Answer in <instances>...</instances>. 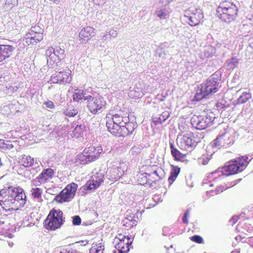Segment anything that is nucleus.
<instances>
[{
	"label": "nucleus",
	"mask_w": 253,
	"mask_h": 253,
	"mask_svg": "<svg viewBox=\"0 0 253 253\" xmlns=\"http://www.w3.org/2000/svg\"><path fill=\"white\" fill-rule=\"evenodd\" d=\"M26 202L24 190L19 187L4 186L0 190V206L5 211L23 207Z\"/></svg>",
	"instance_id": "1"
},
{
	"label": "nucleus",
	"mask_w": 253,
	"mask_h": 253,
	"mask_svg": "<svg viewBox=\"0 0 253 253\" xmlns=\"http://www.w3.org/2000/svg\"><path fill=\"white\" fill-rule=\"evenodd\" d=\"M221 73L217 71L201 84V87L197 90L194 100L199 101L208 98L210 95L219 90L221 87Z\"/></svg>",
	"instance_id": "2"
},
{
	"label": "nucleus",
	"mask_w": 253,
	"mask_h": 253,
	"mask_svg": "<svg viewBox=\"0 0 253 253\" xmlns=\"http://www.w3.org/2000/svg\"><path fill=\"white\" fill-rule=\"evenodd\" d=\"M248 157L247 156L240 157L238 158L232 160L220 169L222 173L218 177L214 178V180L222 178L223 175L226 176L236 174L242 171L246 167L245 163H247Z\"/></svg>",
	"instance_id": "3"
},
{
	"label": "nucleus",
	"mask_w": 253,
	"mask_h": 253,
	"mask_svg": "<svg viewBox=\"0 0 253 253\" xmlns=\"http://www.w3.org/2000/svg\"><path fill=\"white\" fill-rule=\"evenodd\" d=\"M238 11L234 4L225 1L220 3L217 7L216 15L222 21L229 23L235 19Z\"/></svg>",
	"instance_id": "4"
},
{
	"label": "nucleus",
	"mask_w": 253,
	"mask_h": 253,
	"mask_svg": "<svg viewBox=\"0 0 253 253\" xmlns=\"http://www.w3.org/2000/svg\"><path fill=\"white\" fill-rule=\"evenodd\" d=\"M106 126L111 133L118 137H125L131 134L137 127L136 123H129L126 125V126H124L108 119L106 120Z\"/></svg>",
	"instance_id": "5"
},
{
	"label": "nucleus",
	"mask_w": 253,
	"mask_h": 253,
	"mask_svg": "<svg viewBox=\"0 0 253 253\" xmlns=\"http://www.w3.org/2000/svg\"><path fill=\"white\" fill-rule=\"evenodd\" d=\"M65 222L63 218V212L61 210L55 209H52L46 219L44 220L43 224L45 228L49 230H55L60 228Z\"/></svg>",
	"instance_id": "6"
},
{
	"label": "nucleus",
	"mask_w": 253,
	"mask_h": 253,
	"mask_svg": "<svg viewBox=\"0 0 253 253\" xmlns=\"http://www.w3.org/2000/svg\"><path fill=\"white\" fill-rule=\"evenodd\" d=\"M215 119V115L212 112L204 113L201 115H194L190 122L193 127L198 130H203L211 126Z\"/></svg>",
	"instance_id": "7"
},
{
	"label": "nucleus",
	"mask_w": 253,
	"mask_h": 253,
	"mask_svg": "<svg viewBox=\"0 0 253 253\" xmlns=\"http://www.w3.org/2000/svg\"><path fill=\"white\" fill-rule=\"evenodd\" d=\"M87 108L90 113L93 115L99 114L105 109L106 101L100 96L87 97Z\"/></svg>",
	"instance_id": "8"
},
{
	"label": "nucleus",
	"mask_w": 253,
	"mask_h": 253,
	"mask_svg": "<svg viewBox=\"0 0 253 253\" xmlns=\"http://www.w3.org/2000/svg\"><path fill=\"white\" fill-rule=\"evenodd\" d=\"M65 50L60 46L49 47L45 51V56L48 66H52L55 63L59 62L65 58Z\"/></svg>",
	"instance_id": "9"
},
{
	"label": "nucleus",
	"mask_w": 253,
	"mask_h": 253,
	"mask_svg": "<svg viewBox=\"0 0 253 253\" xmlns=\"http://www.w3.org/2000/svg\"><path fill=\"white\" fill-rule=\"evenodd\" d=\"M43 30L38 25L32 26L25 37V42L28 45H36L43 40Z\"/></svg>",
	"instance_id": "10"
},
{
	"label": "nucleus",
	"mask_w": 253,
	"mask_h": 253,
	"mask_svg": "<svg viewBox=\"0 0 253 253\" xmlns=\"http://www.w3.org/2000/svg\"><path fill=\"white\" fill-rule=\"evenodd\" d=\"M184 17L187 18L186 22L191 26L199 24L204 17L202 10L200 8L190 7L184 12Z\"/></svg>",
	"instance_id": "11"
},
{
	"label": "nucleus",
	"mask_w": 253,
	"mask_h": 253,
	"mask_svg": "<svg viewBox=\"0 0 253 253\" xmlns=\"http://www.w3.org/2000/svg\"><path fill=\"white\" fill-rule=\"evenodd\" d=\"M234 143V138L230 133L224 132L219 134L211 143L213 149H219L221 147H227Z\"/></svg>",
	"instance_id": "12"
},
{
	"label": "nucleus",
	"mask_w": 253,
	"mask_h": 253,
	"mask_svg": "<svg viewBox=\"0 0 253 253\" xmlns=\"http://www.w3.org/2000/svg\"><path fill=\"white\" fill-rule=\"evenodd\" d=\"M71 71L66 69L63 71L56 72L50 78V81L53 84H66L70 83L71 81Z\"/></svg>",
	"instance_id": "13"
},
{
	"label": "nucleus",
	"mask_w": 253,
	"mask_h": 253,
	"mask_svg": "<svg viewBox=\"0 0 253 253\" xmlns=\"http://www.w3.org/2000/svg\"><path fill=\"white\" fill-rule=\"evenodd\" d=\"M54 171L53 169L47 168L44 169L42 173L37 177V179L33 181V184L38 186L42 183H44L51 179L54 175Z\"/></svg>",
	"instance_id": "14"
},
{
	"label": "nucleus",
	"mask_w": 253,
	"mask_h": 253,
	"mask_svg": "<svg viewBox=\"0 0 253 253\" xmlns=\"http://www.w3.org/2000/svg\"><path fill=\"white\" fill-rule=\"evenodd\" d=\"M95 29L90 26H86L83 28L80 31L79 35V41L81 43H85L92 37L94 36Z\"/></svg>",
	"instance_id": "15"
},
{
	"label": "nucleus",
	"mask_w": 253,
	"mask_h": 253,
	"mask_svg": "<svg viewBox=\"0 0 253 253\" xmlns=\"http://www.w3.org/2000/svg\"><path fill=\"white\" fill-rule=\"evenodd\" d=\"M199 141V138L195 136L194 134L191 132L185 134L181 139V142L185 144L187 148L191 149L195 148Z\"/></svg>",
	"instance_id": "16"
},
{
	"label": "nucleus",
	"mask_w": 253,
	"mask_h": 253,
	"mask_svg": "<svg viewBox=\"0 0 253 253\" xmlns=\"http://www.w3.org/2000/svg\"><path fill=\"white\" fill-rule=\"evenodd\" d=\"M84 150V154L87 155L88 160L90 161V162H92L98 159L102 152V147L100 146L96 147L93 146H90L85 148Z\"/></svg>",
	"instance_id": "17"
},
{
	"label": "nucleus",
	"mask_w": 253,
	"mask_h": 253,
	"mask_svg": "<svg viewBox=\"0 0 253 253\" xmlns=\"http://www.w3.org/2000/svg\"><path fill=\"white\" fill-rule=\"evenodd\" d=\"M130 238L128 236H123L122 239L115 245V248L119 253H127L129 252V246L132 243V241L129 242Z\"/></svg>",
	"instance_id": "18"
},
{
	"label": "nucleus",
	"mask_w": 253,
	"mask_h": 253,
	"mask_svg": "<svg viewBox=\"0 0 253 253\" xmlns=\"http://www.w3.org/2000/svg\"><path fill=\"white\" fill-rule=\"evenodd\" d=\"M15 47L9 44H0V62L9 58L13 54Z\"/></svg>",
	"instance_id": "19"
},
{
	"label": "nucleus",
	"mask_w": 253,
	"mask_h": 253,
	"mask_svg": "<svg viewBox=\"0 0 253 253\" xmlns=\"http://www.w3.org/2000/svg\"><path fill=\"white\" fill-rule=\"evenodd\" d=\"M73 198V194H69L63 189L55 197L53 200L58 203H63L69 202Z\"/></svg>",
	"instance_id": "20"
},
{
	"label": "nucleus",
	"mask_w": 253,
	"mask_h": 253,
	"mask_svg": "<svg viewBox=\"0 0 253 253\" xmlns=\"http://www.w3.org/2000/svg\"><path fill=\"white\" fill-rule=\"evenodd\" d=\"M109 120H112L115 123L118 125H121L124 126H126V125L129 123H133V122H129V119L128 117H122L118 114L114 115L111 118H108Z\"/></svg>",
	"instance_id": "21"
},
{
	"label": "nucleus",
	"mask_w": 253,
	"mask_h": 253,
	"mask_svg": "<svg viewBox=\"0 0 253 253\" xmlns=\"http://www.w3.org/2000/svg\"><path fill=\"white\" fill-rule=\"evenodd\" d=\"M19 162L21 165L26 168L32 166L35 167L34 158L29 155H22V157L19 159Z\"/></svg>",
	"instance_id": "22"
},
{
	"label": "nucleus",
	"mask_w": 253,
	"mask_h": 253,
	"mask_svg": "<svg viewBox=\"0 0 253 253\" xmlns=\"http://www.w3.org/2000/svg\"><path fill=\"white\" fill-rule=\"evenodd\" d=\"M155 14L161 20H166L169 16V12L165 6L158 7L155 11Z\"/></svg>",
	"instance_id": "23"
},
{
	"label": "nucleus",
	"mask_w": 253,
	"mask_h": 253,
	"mask_svg": "<svg viewBox=\"0 0 253 253\" xmlns=\"http://www.w3.org/2000/svg\"><path fill=\"white\" fill-rule=\"evenodd\" d=\"M89 95L83 90L76 89L73 95V100L74 101L77 102H79L83 99L87 101V99L86 98H87V97L89 96Z\"/></svg>",
	"instance_id": "24"
},
{
	"label": "nucleus",
	"mask_w": 253,
	"mask_h": 253,
	"mask_svg": "<svg viewBox=\"0 0 253 253\" xmlns=\"http://www.w3.org/2000/svg\"><path fill=\"white\" fill-rule=\"evenodd\" d=\"M84 150L81 153L79 154L75 158V163L77 165H86L89 163H91L90 161L88 160V157L86 154H84Z\"/></svg>",
	"instance_id": "25"
},
{
	"label": "nucleus",
	"mask_w": 253,
	"mask_h": 253,
	"mask_svg": "<svg viewBox=\"0 0 253 253\" xmlns=\"http://www.w3.org/2000/svg\"><path fill=\"white\" fill-rule=\"evenodd\" d=\"M171 154L174 160L176 161H180L184 157V155L176 148L174 144L172 142L169 143Z\"/></svg>",
	"instance_id": "26"
},
{
	"label": "nucleus",
	"mask_w": 253,
	"mask_h": 253,
	"mask_svg": "<svg viewBox=\"0 0 253 253\" xmlns=\"http://www.w3.org/2000/svg\"><path fill=\"white\" fill-rule=\"evenodd\" d=\"M31 195L34 199L39 202L42 201V189L40 188H33L31 190Z\"/></svg>",
	"instance_id": "27"
},
{
	"label": "nucleus",
	"mask_w": 253,
	"mask_h": 253,
	"mask_svg": "<svg viewBox=\"0 0 253 253\" xmlns=\"http://www.w3.org/2000/svg\"><path fill=\"white\" fill-rule=\"evenodd\" d=\"M180 168L177 166H172V169L170 172V176L168 178L169 185H170L175 181L180 172Z\"/></svg>",
	"instance_id": "28"
},
{
	"label": "nucleus",
	"mask_w": 253,
	"mask_h": 253,
	"mask_svg": "<svg viewBox=\"0 0 253 253\" xmlns=\"http://www.w3.org/2000/svg\"><path fill=\"white\" fill-rule=\"evenodd\" d=\"M215 53V48L214 47L211 45L207 46L203 51L202 58L204 59L212 57Z\"/></svg>",
	"instance_id": "29"
},
{
	"label": "nucleus",
	"mask_w": 253,
	"mask_h": 253,
	"mask_svg": "<svg viewBox=\"0 0 253 253\" xmlns=\"http://www.w3.org/2000/svg\"><path fill=\"white\" fill-rule=\"evenodd\" d=\"M170 114L169 111H165L159 117H155L153 119L155 125L161 124L164 122L169 117Z\"/></svg>",
	"instance_id": "30"
},
{
	"label": "nucleus",
	"mask_w": 253,
	"mask_h": 253,
	"mask_svg": "<svg viewBox=\"0 0 253 253\" xmlns=\"http://www.w3.org/2000/svg\"><path fill=\"white\" fill-rule=\"evenodd\" d=\"M226 64L228 70H233L237 67L239 64V59L237 57H232L226 61Z\"/></svg>",
	"instance_id": "31"
},
{
	"label": "nucleus",
	"mask_w": 253,
	"mask_h": 253,
	"mask_svg": "<svg viewBox=\"0 0 253 253\" xmlns=\"http://www.w3.org/2000/svg\"><path fill=\"white\" fill-rule=\"evenodd\" d=\"M91 180L99 187L104 181V174L101 172H97L91 177Z\"/></svg>",
	"instance_id": "32"
},
{
	"label": "nucleus",
	"mask_w": 253,
	"mask_h": 253,
	"mask_svg": "<svg viewBox=\"0 0 253 253\" xmlns=\"http://www.w3.org/2000/svg\"><path fill=\"white\" fill-rule=\"evenodd\" d=\"M40 166L39 163L37 160L35 161V167L34 168H32L30 170L27 169L24 171V175L26 177L30 178V175L32 174V176H33L36 173H37L38 170H40Z\"/></svg>",
	"instance_id": "33"
},
{
	"label": "nucleus",
	"mask_w": 253,
	"mask_h": 253,
	"mask_svg": "<svg viewBox=\"0 0 253 253\" xmlns=\"http://www.w3.org/2000/svg\"><path fill=\"white\" fill-rule=\"evenodd\" d=\"M251 98V94L249 92H244L237 100L238 104H243Z\"/></svg>",
	"instance_id": "34"
},
{
	"label": "nucleus",
	"mask_w": 253,
	"mask_h": 253,
	"mask_svg": "<svg viewBox=\"0 0 253 253\" xmlns=\"http://www.w3.org/2000/svg\"><path fill=\"white\" fill-rule=\"evenodd\" d=\"M13 147V145L11 141L0 139V149L6 150H10Z\"/></svg>",
	"instance_id": "35"
},
{
	"label": "nucleus",
	"mask_w": 253,
	"mask_h": 253,
	"mask_svg": "<svg viewBox=\"0 0 253 253\" xmlns=\"http://www.w3.org/2000/svg\"><path fill=\"white\" fill-rule=\"evenodd\" d=\"M150 174H141L138 177V181L140 184L144 185V184L149 182L150 181H151L150 179Z\"/></svg>",
	"instance_id": "36"
},
{
	"label": "nucleus",
	"mask_w": 253,
	"mask_h": 253,
	"mask_svg": "<svg viewBox=\"0 0 253 253\" xmlns=\"http://www.w3.org/2000/svg\"><path fill=\"white\" fill-rule=\"evenodd\" d=\"M78 187V185L76 183L72 182L67 185L64 189H65V191H67L69 194H73V197H74Z\"/></svg>",
	"instance_id": "37"
},
{
	"label": "nucleus",
	"mask_w": 253,
	"mask_h": 253,
	"mask_svg": "<svg viewBox=\"0 0 253 253\" xmlns=\"http://www.w3.org/2000/svg\"><path fill=\"white\" fill-rule=\"evenodd\" d=\"M85 129L86 127L84 125H77L74 128L73 132L75 136L79 137V135H81L85 130Z\"/></svg>",
	"instance_id": "38"
},
{
	"label": "nucleus",
	"mask_w": 253,
	"mask_h": 253,
	"mask_svg": "<svg viewBox=\"0 0 253 253\" xmlns=\"http://www.w3.org/2000/svg\"><path fill=\"white\" fill-rule=\"evenodd\" d=\"M241 180H242L241 178H239V179H237L235 181H234L232 182L231 183V184H229V185H227V184H226V188H224V187L223 186H220V187H219L218 189H216V191L215 192V194H217V193H218L219 192H222L224 190H225V189L229 188L230 187H232L235 186L238 183H239Z\"/></svg>",
	"instance_id": "39"
},
{
	"label": "nucleus",
	"mask_w": 253,
	"mask_h": 253,
	"mask_svg": "<svg viewBox=\"0 0 253 253\" xmlns=\"http://www.w3.org/2000/svg\"><path fill=\"white\" fill-rule=\"evenodd\" d=\"M98 187V186H97V185L94 182H93L91 179H90L86 183V184L84 186H83L82 188L84 190L89 191L95 190Z\"/></svg>",
	"instance_id": "40"
},
{
	"label": "nucleus",
	"mask_w": 253,
	"mask_h": 253,
	"mask_svg": "<svg viewBox=\"0 0 253 253\" xmlns=\"http://www.w3.org/2000/svg\"><path fill=\"white\" fill-rule=\"evenodd\" d=\"M78 113V111L77 109L73 108L72 107H69L64 111V114L68 117H74Z\"/></svg>",
	"instance_id": "41"
},
{
	"label": "nucleus",
	"mask_w": 253,
	"mask_h": 253,
	"mask_svg": "<svg viewBox=\"0 0 253 253\" xmlns=\"http://www.w3.org/2000/svg\"><path fill=\"white\" fill-rule=\"evenodd\" d=\"M18 104V101H14L13 103L9 102L8 103V106H9V109L11 114H15L18 111L17 109V107L16 106Z\"/></svg>",
	"instance_id": "42"
},
{
	"label": "nucleus",
	"mask_w": 253,
	"mask_h": 253,
	"mask_svg": "<svg viewBox=\"0 0 253 253\" xmlns=\"http://www.w3.org/2000/svg\"><path fill=\"white\" fill-rule=\"evenodd\" d=\"M0 113L4 116H8L11 114L9 109V106H8V103L1 107Z\"/></svg>",
	"instance_id": "43"
},
{
	"label": "nucleus",
	"mask_w": 253,
	"mask_h": 253,
	"mask_svg": "<svg viewBox=\"0 0 253 253\" xmlns=\"http://www.w3.org/2000/svg\"><path fill=\"white\" fill-rule=\"evenodd\" d=\"M190 239L192 241L198 244L203 243L204 242L203 238L201 236L198 235L191 236Z\"/></svg>",
	"instance_id": "44"
},
{
	"label": "nucleus",
	"mask_w": 253,
	"mask_h": 253,
	"mask_svg": "<svg viewBox=\"0 0 253 253\" xmlns=\"http://www.w3.org/2000/svg\"><path fill=\"white\" fill-rule=\"evenodd\" d=\"M72 223L75 226L80 225L81 224L82 220L79 215H75L72 217Z\"/></svg>",
	"instance_id": "45"
},
{
	"label": "nucleus",
	"mask_w": 253,
	"mask_h": 253,
	"mask_svg": "<svg viewBox=\"0 0 253 253\" xmlns=\"http://www.w3.org/2000/svg\"><path fill=\"white\" fill-rule=\"evenodd\" d=\"M104 249V247L101 246L98 247L97 248L92 247L90 249V252L91 253H103Z\"/></svg>",
	"instance_id": "46"
},
{
	"label": "nucleus",
	"mask_w": 253,
	"mask_h": 253,
	"mask_svg": "<svg viewBox=\"0 0 253 253\" xmlns=\"http://www.w3.org/2000/svg\"><path fill=\"white\" fill-rule=\"evenodd\" d=\"M141 149L139 146H134L130 149L129 153L132 155H137L140 152Z\"/></svg>",
	"instance_id": "47"
},
{
	"label": "nucleus",
	"mask_w": 253,
	"mask_h": 253,
	"mask_svg": "<svg viewBox=\"0 0 253 253\" xmlns=\"http://www.w3.org/2000/svg\"><path fill=\"white\" fill-rule=\"evenodd\" d=\"M111 170H112V172L114 173V174L112 175V178L117 179L120 178L122 175V174H119V170L118 167L113 168Z\"/></svg>",
	"instance_id": "48"
},
{
	"label": "nucleus",
	"mask_w": 253,
	"mask_h": 253,
	"mask_svg": "<svg viewBox=\"0 0 253 253\" xmlns=\"http://www.w3.org/2000/svg\"><path fill=\"white\" fill-rule=\"evenodd\" d=\"M185 66L188 71L192 72L194 69V67H195L196 65L193 62H188L185 64Z\"/></svg>",
	"instance_id": "49"
},
{
	"label": "nucleus",
	"mask_w": 253,
	"mask_h": 253,
	"mask_svg": "<svg viewBox=\"0 0 253 253\" xmlns=\"http://www.w3.org/2000/svg\"><path fill=\"white\" fill-rule=\"evenodd\" d=\"M44 105L48 108L52 109L54 107V103L51 101H48L44 103Z\"/></svg>",
	"instance_id": "50"
},
{
	"label": "nucleus",
	"mask_w": 253,
	"mask_h": 253,
	"mask_svg": "<svg viewBox=\"0 0 253 253\" xmlns=\"http://www.w3.org/2000/svg\"><path fill=\"white\" fill-rule=\"evenodd\" d=\"M108 33L110 37H112L113 38H115L117 36V32L116 30H110L109 32H108Z\"/></svg>",
	"instance_id": "51"
},
{
	"label": "nucleus",
	"mask_w": 253,
	"mask_h": 253,
	"mask_svg": "<svg viewBox=\"0 0 253 253\" xmlns=\"http://www.w3.org/2000/svg\"><path fill=\"white\" fill-rule=\"evenodd\" d=\"M237 220L238 217L237 216H233L230 219L229 222L233 225L237 222Z\"/></svg>",
	"instance_id": "52"
},
{
	"label": "nucleus",
	"mask_w": 253,
	"mask_h": 253,
	"mask_svg": "<svg viewBox=\"0 0 253 253\" xmlns=\"http://www.w3.org/2000/svg\"><path fill=\"white\" fill-rule=\"evenodd\" d=\"M216 106L217 108H219V109L224 108L225 107V104H222L221 102H217L216 104Z\"/></svg>",
	"instance_id": "53"
},
{
	"label": "nucleus",
	"mask_w": 253,
	"mask_h": 253,
	"mask_svg": "<svg viewBox=\"0 0 253 253\" xmlns=\"http://www.w3.org/2000/svg\"><path fill=\"white\" fill-rule=\"evenodd\" d=\"M170 0H161L160 2L165 6L169 3Z\"/></svg>",
	"instance_id": "54"
},
{
	"label": "nucleus",
	"mask_w": 253,
	"mask_h": 253,
	"mask_svg": "<svg viewBox=\"0 0 253 253\" xmlns=\"http://www.w3.org/2000/svg\"><path fill=\"white\" fill-rule=\"evenodd\" d=\"M249 46L253 49V37L249 39L248 41Z\"/></svg>",
	"instance_id": "55"
},
{
	"label": "nucleus",
	"mask_w": 253,
	"mask_h": 253,
	"mask_svg": "<svg viewBox=\"0 0 253 253\" xmlns=\"http://www.w3.org/2000/svg\"><path fill=\"white\" fill-rule=\"evenodd\" d=\"M46 192L51 195H54L55 190L53 188H49L47 189Z\"/></svg>",
	"instance_id": "56"
},
{
	"label": "nucleus",
	"mask_w": 253,
	"mask_h": 253,
	"mask_svg": "<svg viewBox=\"0 0 253 253\" xmlns=\"http://www.w3.org/2000/svg\"><path fill=\"white\" fill-rule=\"evenodd\" d=\"M182 222L185 224H187L188 222V217L186 215H183Z\"/></svg>",
	"instance_id": "57"
},
{
	"label": "nucleus",
	"mask_w": 253,
	"mask_h": 253,
	"mask_svg": "<svg viewBox=\"0 0 253 253\" xmlns=\"http://www.w3.org/2000/svg\"><path fill=\"white\" fill-rule=\"evenodd\" d=\"M17 1V0H6V2L7 3V4H9V3H11V4H12L13 5H15V2Z\"/></svg>",
	"instance_id": "58"
},
{
	"label": "nucleus",
	"mask_w": 253,
	"mask_h": 253,
	"mask_svg": "<svg viewBox=\"0 0 253 253\" xmlns=\"http://www.w3.org/2000/svg\"><path fill=\"white\" fill-rule=\"evenodd\" d=\"M109 36L108 33H107L105 35H104L102 37L103 41H106L108 38V37Z\"/></svg>",
	"instance_id": "59"
},
{
	"label": "nucleus",
	"mask_w": 253,
	"mask_h": 253,
	"mask_svg": "<svg viewBox=\"0 0 253 253\" xmlns=\"http://www.w3.org/2000/svg\"><path fill=\"white\" fill-rule=\"evenodd\" d=\"M151 174V175H155L156 176H158V177H159V175H158V172H157V171L156 170L154 171H153L151 174Z\"/></svg>",
	"instance_id": "60"
},
{
	"label": "nucleus",
	"mask_w": 253,
	"mask_h": 253,
	"mask_svg": "<svg viewBox=\"0 0 253 253\" xmlns=\"http://www.w3.org/2000/svg\"><path fill=\"white\" fill-rule=\"evenodd\" d=\"M189 210L187 209L186 210V211H185V212L184 213L183 215H186V216L188 217L189 216Z\"/></svg>",
	"instance_id": "61"
},
{
	"label": "nucleus",
	"mask_w": 253,
	"mask_h": 253,
	"mask_svg": "<svg viewBox=\"0 0 253 253\" xmlns=\"http://www.w3.org/2000/svg\"><path fill=\"white\" fill-rule=\"evenodd\" d=\"M219 169H218L216 170L215 171H213V172H211V174L212 175V174H214V173H217V172L219 171Z\"/></svg>",
	"instance_id": "62"
},
{
	"label": "nucleus",
	"mask_w": 253,
	"mask_h": 253,
	"mask_svg": "<svg viewBox=\"0 0 253 253\" xmlns=\"http://www.w3.org/2000/svg\"><path fill=\"white\" fill-rule=\"evenodd\" d=\"M231 253H240V252L238 251L235 250L232 251Z\"/></svg>",
	"instance_id": "63"
},
{
	"label": "nucleus",
	"mask_w": 253,
	"mask_h": 253,
	"mask_svg": "<svg viewBox=\"0 0 253 253\" xmlns=\"http://www.w3.org/2000/svg\"><path fill=\"white\" fill-rule=\"evenodd\" d=\"M117 238L118 239L119 241H120V239H122V235H119V237H117Z\"/></svg>",
	"instance_id": "64"
}]
</instances>
